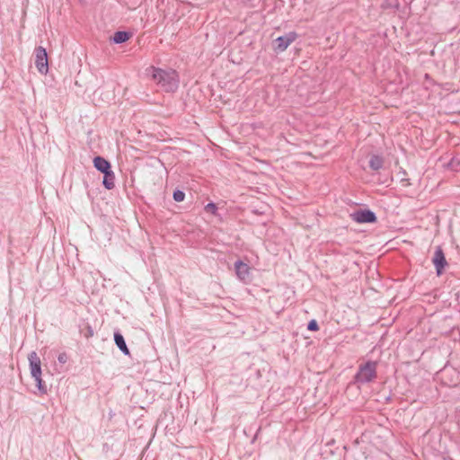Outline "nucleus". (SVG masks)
I'll return each mask as SVG.
<instances>
[{"mask_svg": "<svg viewBox=\"0 0 460 460\" xmlns=\"http://www.w3.org/2000/svg\"><path fill=\"white\" fill-rule=\"evenodd\" d=\"M234 270L237 278L241 281L248 282L250 280V267L246 263L237 261L234 263Z\"/></svg>", "mask_w": 460, "mask_h": 460, "instance_id": "6e6552de", "label": "nucleus"}, {"mask_svg": "<svg viewBox=\"0 0 460 460\" xmlns=\"http://www.w3.org/2000/svg\"><path fill=\"white\" fill-rule=\"evenodd\" d=\"M130 37V34L127 31H117L113 36V42L120 44L126 42Z\"/></svg>", "mask_w": 460, "mask_h": 460, "instance_id": "ddd939ff", "label": "nucleus"}, {"mask_svg": "<svg viewBox=\"0 0 460 460\" xmlns=\"http://www.w3.org/2000/svg\"><path fill=\"white\" fill-rule=\"evenodd\" d=\"M58 359L60 363L65 364L67 360V356L66 353H61L59 354Z\"/></svg>", "mask_w": 460, "mask_h": 460, "instance_id": "f3484780", "label": "nucleus"}, {"mask_svg": "<svg viewBox=\"0 0 460 460\" xmlns=\"http://www.w3.org/2000/svg\"><path fill=\"white\" fill-rule=\"evenodd\" d=\"M104 174V177H103V185L104 187L107 189V190H112L115 186V175H114V172L111 170Z\"/></svg>", "mask_w": 460, "mask_h": 460, "instance_id": "9b49d317", "label": "nucleus"}, {"mask_svg": "<svg viewBox=\"0 0 460 460\" xmlns=\"http://www.w3.org/2000/svg\"><path fill=\"white\" fill-rule=\"evenodd\" d=\"M217 209V208L216 204L212 203V202L207 204L205 207V210L211 214H216Z\"/></svg>", "mask_w": 460, "mask_h": 460, "instance_id": "2eb2a0df", "label": "nucleus"}, {"mask_svg": "<svg viewBox=\"0 0 460 460\" xmlns=\"http://www.w3.org/2000/svg\"><path fill=\"white\" fill-rule=\"evenodd\" d=\"M383 158L378 155H372L369 160V166L372 170L377 171L383 166Z\"/></svg>", "mask_w": 460, "mask_h": 460, "instance_id": "f8f14e48", "label": "nucleus"}, {"mask_svg": "<svg viewBox=\"0 0 460 460\" xmlns=\"http://www.w3.org/2000/svg\"><path fill=\"white\" fill-rule=\"evenodd\" d=\"M88 334H89L90 336H92V335H93V331H92L91 329H89Z\"/></svg>", "mask_w": 460, "mask_h": 460, "instance_id": "a211bd4d", "label": "nucleus"}, {"mask_svg": "<svg viewBox=\"0 0 460 460\" xmlns=\"http://www.w3.org/2000/svg\"><path fill=\"white\" fill-rule=\"evenodd\" d=\"M307 328L310 331H317L319 329L318 324L314 320L309 322Z\"/></svg>", "mask_w": 460, "mask_h": 460, "instance_id": "dca6fc26", "label": "nucleus"}, {"mask_svg": "<svg viewBox=\"0 0 460 460\" xmlns=\"http://www.w3.org/2000/svg\"><path fill=\"white\" fill-rule=\"evenodd\" d=\"M351 218L358 223H374L376 217L374 212L368 209H360L350 215Z\"/></svg>", "mask_w": 460, "mask_h": 460, "instance_id": "423d86ee", "label": "nucleus"}, {"mask_svg": "<svg viewBox=\"0 0 460 460\" xmlns=\"http://www.w3.org/2000/svg\"><path fill=\"white\" fill-rule=\"evenodd\" d=\"M93 165L98 171L102 172V173L111 171V164L106 159L101 156H96L93 159Z\"/></svg>", "mask_w": 460, "mask_h": 460, "instance_id": "1a4fd4ad", "label": "nucleus"}, {"mask_svg": "<svg viewBox=\"0 0 460 460\" xmlns=\"http://www.w3.org/2000/svg\"><path fill=\"white\" fill-rule=\"evenodd\" d=\"M376 377V362L367 361L361 364L358 371L355 376V380L358 384H366L372 382Z\"/></svg>", "mask_w": 460, "mask_h": 460, "instance_id": "f03ea898", "label": "nucleus"}, {"mask_svg": "<svg viewBox=\"0 0 460 460\" xmlns=\"http://www.w3.org/2000/svg\"><path fill=\"white\" fill-rule=\"evenodd\" d=\"M432 262L436 268L438 276H440L444 270V268L447 265L445 254L441 247L438 246L436 248L434 256L432 258Z\"/></svg>", "mask_w": 460, "mask_h": 460, "instance_id": "0eeeda50", "label": "nucleus"}, {"mask_svg": "<svg viewBox=\"0 0 460 460\" xmlns=\"http://www.w3.org/2000/svg\"><path fill=\"white\" fill-rule=\"evenodd\" d=\"M152 77L165 92H174L179 85V76L175 70H164L152 67Z\"/></svg>", "mask_w": 460, "mask_h": 460, "instance_id": "f257e3e1", "label": "nucleus"}, {"mask_svg": "<svg viewBox=\"0 0 460 460\" xmlns=\"http://www.w3.org/2000/svg\"><path fill=\"white\" fill-rule=\"evenodd\" d=\"M297 35L296 32H289L284 36L277 38L274 41V49L279 52H283L288 47L296 40Z\"/></svg>", "mask_w": 460, "mask_h": 460, "instance_id": "39448f33", "label": "nucleus"}, {"mask_svg": "<svg viewBox=\"0 0 460 460\" xmlns=\"http://www.w3.org/2000/svg\"><path fill=\"white\" fill-rule=\"evenodd\" d=\"M35 66L41 75H46L49 71L48 54L41 46L35 49Z\"/></svg>", "mask_w": 460, "mask_h": 460, "instance_id": "20e7f679", "label": "nucleus"}, {"mask_svg": "<svg viewBox=\"0 0 460 460\" xmlns=\"http://www.w3.org/2000/svg\"><path fill=\"white\" fill-rule=\"evenodd\" d=\"M185 198V193L181 190H175L173 192V199L177 202H181V201H183Z\"/></svg>", "mask_w": 460, "mask_h": 460, "instance_id": "4468645a", "label": "nucleus"}, {"mask_svg": "<svg viewBox=\"0 0 460 460\" xmlns=\"http://www.w3.org/2000/svg\"><path fill=\"white\" fill-rule=\"evenodd\" d=\"M30 369L31 376L35 379L37 386L40 391L46 392L43 386V381L41 379V362L40 358L35 351H32L29 355Z\"/></svg>", "mask_w": 460, "mask_h": 460, "instance_id": "7ed1b4c3", "label": "nucleus"}, {"mask_svg": "<svg viewBox=\"0 0 460 460\" xmlns=\"http://www.w3.org/2000/svg\"><path fill=\"white\" fill-rule=\"evenodd\" d=\"M114 341L118 348L125 354L129 355V350L125 342L124 337L119 332L114 333Z\"/></svg>", "mask_w": 460, "mask_h": 460, "instance_id": "9d476101", "label": "nucleus"}]
</instances>
